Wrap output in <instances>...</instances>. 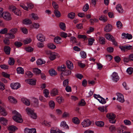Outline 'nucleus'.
Segmentation results:
<instances>
[{
	"instance_id": "f257e3e1",
	"label": "nucleus",
	"mask_w": 133,
	"mask_h": 133,
	"mask_svg": "<svg viewBox=\"0 0 133 133\" xmlns=\"http://www.w3.org/2000/svg\"><path fill=\"white\" fill-rule=\"evenodd\" d=\"M13 113L15 114V115L13 117V119L18 123H21L23 122V119L22 118L21 115L18 112L16 111H14Z\"/></svg>"
},
{
	"instance_id": "f03ea898",
	"label": "nucleus",
	"mask_w": 133,
	"mask_h": 133,
	"mask_svg": "<svg viewBox=\"0 0 133 133\" xmlns=\"http://www.w3.org/2000/svg\"><path fill=\"white\" fill-rule=\"evenodd\" d=\"M107 117L109 119V121L111 123H115L116 121L115 119V115L112 113L107 114Z\"/></svg>"
},
{
	"instance_id": "7ed1b4c3",
	"label": "nucleus",
	"mask_w": 133,
	"mask_h": 133,
	"mask_svg": "<svg viewBox=\"0 0 133 133\" xmlns=\"http://www.w3.org/2000/svg\"><path fill=\"white\" fill-rule=\"evenodd\" d=\"M2 17L4 19L7 21L10 20L11 19V15L8 12L3 13Z\"/></svg>"
},
{
	"instance_id": "20e7f679",
	"label": "nucleus",
	"mask_w": 133,
	"mask_h": 133,
	"mask_svg": "<svg viewBox=\"0 0 133 133\" xmlns=\"http://www.w3.org/2000/svg\"><path fill=\"white\" fill-rule=\"evenodd\" d=\"M20 6L26 10L28 11V9H32L34 7V5L31 4H27V6L25 5L24 4H21L20 5Z\"/></svg>"
},
{
	"instance_id": "39448f33",
	"label": "nucleus",
	"mask_w": 133,
	"mask_h": 133,
	"mask_svg": "<svg viewBox=\"0 0 133 133\" xmlns=\"http://www.w3.org/2000/svg\"><path fill=\"white\" fill-rule=\"evenodd\" d=\"M91 124V122L89 119H85L82 123V125L84 127H89Z\"/></svg>"
},
{
	"instance_id": "423d86ee",
	"label": "nucleus",
	"mask_w": 133,
	"mask_h": 133,
	"mask_svg": "<svg viewBox=\"0 0 133 133\" xmlns=\"http://www.w3.org/2000/svg\"><path fill=\"white\" fill-rule=\"evenodd\" d=\"M116 95L117 96V101L121 103H123L124 102L125 100L123 95L121 93L118 92L116 93Z\"/></svg>"
},
{
	"instance_id": "0eeeda50",
	"label": "nucleus",
	"mask_w": 133,
	"mask_h": 133,
	"mask_svg": "<svg viewBox=\"0 0 133 133\" xmlns=\"http://www.w3.org/2000/svg\"><path fill=\"white\" fill-rule=\"evenodd\" d=\"M111 76L112 79L115 82H117L119 80V77L118 74L115 72L113 73Z\"/></svg>"
},
{
	"instance_id": "6e6552de",
	"label": "nucleus",
	"mask_w": 133,
	"mask_h": 133,
	"mask_svg": "<svg viewBox=\"0 0 133 133\" xmlns=\"http://www.w3.org/2000/svg\"><path fill=\"white\" fill-rule=\"evenodd\" d=\"M11 88L13 89H17L21 87L20 83H12L10 84Z\"/></svg>"
},
{
	"instance_id": "1a4fd4ad",
	"label": "nucleus",
	"mask_w": 133,
	"mask_h": 133,
	"mask_svg": "<svg viewBox=\"0 0 133 133\" xmlns=\"http://www.w3.org/2000/svg\"><path fill=\"white\" fill-rule=\"evenodd\" d=\"M132 47V46L129 45L125 46H121L119 48L122 51H125L131 49Z\"/></svg>"
},
{
	"instance_id": "9d476101",
	"label": "nucleus",
	"mask_w": 133,
	"mask_h": 133,
	"mask_svg": "<svg viewBox=\"0 0 133 133\" xmlns=\"http://www.w3.org/2000/svg\"><path fill=\"white\" fill-rule=\"evenodd\" d=\"M36 37L38 40L41 42L45 41V38L43 35L41 34H37Z\"/></svg>"
},
{
	"instance_id": "9b49d317",
	"label": "nucleus",
	"mask_w": 133,
	"mask_h": 133,
	"mask_svg": "<svg viewBox=\"0 0 133 133\" xmlns=\"http://www.w3.org/2000/svg\"><path fill=\"white\" fill-rule=\"evenodd\" d=\"M112 29V25L109 24H107L104 28V30L106 32L111 31Z\"/></svg>"
},
{
	"instance_id": "f8f14e48",
	"label": "nucleus",
	"mask_w": 133,
	"mask_h": 133,
	"mask_svg": "<svg viewBox=\"0 0 133 133\" xmlns=\"http://www.w3.org/2000/svg\"><path fill=\"white\" fill-rule=\"evenodd\" d=\"M116 9L118 12L120 13H122L124 11L122 6L120 4H118L116 5Z\"/></svg>"
},
{
	"instance_id": "ddd939ff",
	"label": "nucleus",
	"mask_w": 133,
	"mask_h": 133,
	"mask_svg": "<svg viewBox=\"0 0 133 133\" xmlns=\"http://www.w3.org/2000/svg\"><path fill=\"white\" fill-rule=\"evenodd\" d=\"M28 83L32 85H34L36 83V81L32 79H29L25 80Z\"/></svg>"
},
{
	"instance_id": "4468645a",
	"label": "nucleus",
	"mask_w": 133,
	"mask_h": 133,
	"mask_svg": "<svg viewBox=\"0 0 133 133\" xmlns=\"http://www.w3.org/2000/svg\"><path fill=\"white\" fill-rule=\"evenodd\" d=\"M66 64L68 68L70 69H72L73 68V65L72 62L69 61H67Z\"/></svg>"
},
{
	"instance_id": "2eb2a0df",
	"label": "nucleus",
	"mask_w": 133,
	"mask_h": 133,
	"mask_svg": "<svg viewBox=\"0 0 133 133\" xmlns=\"http://www.w3.org/2000/svg\"><path fill=\"white\" fill-rule=\"evenodd\" d=\"M25 133H36V131L35 129H25Z\"/></svg>"
},
{
	"instance_id": "dca6fc26",
	"label": "nucleus",
	"mask_w": 133,
	"mask_h": 133,
	"mask_svg": "<svg viewBox=\"0 0 133 133\" xmlns=\"http://www.w3.org/2000/svg\"><path fill=\"white\" fill-rule=\"evenodd\" d=\"M21 101L26 105L29 106L30 104L29 101L25 98H22L21 99Z\"/></svg>"
},
{
	"instance_id": "f3484780",
	"label": "nucleus",
	"mask_w": 133,
	"mask_h": 133,
	"mask_svg": "<svg viewBox=\"0 0 133 133\" xmlns=\"http://www.w3.org/2000/svg\"><path fill=\"white\" fill-rule=\"evenodd\" d=\"M58 54L55 52L52 53L50 54L49 57L50 59L52 61L54 60L56 58V56H57Z\"/></svg>"
},
{
	"instance_id": "a211bd4d",
	"label": "nucleus",
	"mask_w": 133,
	"mask_h": 133,
	"mask_svg": "<svg viewBox=\"0 0 133 133\" xmlns=\"http://www.w3.org/2000/svg\"><path fill=\"white\" fill-rule=\"evenodd\" d=\"M122 35L124 36V37H123V38L130 39L132 38V35L131 34H126L125 33H123L122 34Z\"/></svg>"
},
{
	"instance_id": "6ab92c4d",
	"label": "nucleus",
	"mask_w": 133,
	"mask_h": 133,
	"mask_svg": "<svg viewBox=\"0 0 133 133\" xmlns=\"http://www.w3.org/2000/svg\"><path fill=\"white\" fill-rule=\"evenodd\" d=\"M25 111L30 116L34 111V109L29 108H27L25 109Z\"/></svg>"
},
{
	"instance_id": "aec40b11",
	"label": "nucleus",
	"mask_w": 133,
	"mask_h": 133,
	"mask_svg": "<svg viewBox=\"0 0 133 133\" xmlns=\"http://www.w3.org/2000/svg\"><path fill=\"white\" fill-rule=\"evenodd\" d=\"M10 48L9 46H5L4 48V51L5 53L7 55H9L10 54Z\"/></svg>"
},
{
	"instance_id": "412c9836",
	"label": "nucleus",
	"mask_w": 133,
	"mask_h": 133,
	"mask_svg": "<svg viewBox=\"0 0 133 133\" xmlns=\"http://www.w3.org/2000/svg\"><path fill=\"white\" fill-rule=\"evenodd\" d=\"M7 120L3 117H0V122L4 125H6Z\"/></svg>"
},
{
	"instance_id": "4be33fe9",
	"label": "nucleus",
	"mask_w": 133,
	"mask_h": 133,
	"mask_svg": "<svg viewBox=\"0 0 133 133\" xmlns=\"http://www.w3.org/2000/svg\"><path fill=\"white\" fill-rule=\"evenodd\" d=\"M72 122L75 124H78L80 123V120L77 117H74L72 119Z\"/></svg>"
},
{
	"instance_id": "5701e85b",
	"label": "nucleus",
	"mask_w": 133,
	"mask_h": 133,
	"mask_svg": "<svg viewBox=\"0 0 133 133\" xmlns=\"http://www.w3.org/2000/svg\"><path fill=\"white\" fill-rule=\"evenodd\" d=\"M61 39V38L59 36L55 37L54 39V42L58 44H60L61 42L60 41Z\"/></svg>"
},
{
	"instance_id": "b1692460",
	"label": "nucleus",
	"mask_w": 133,
	"mask_h": 133,
	"mask_svg": "<svg viewBox=\"0 0 133 133\" xmlns=\"http://www.w3.org/2000/svg\"><path fill=\"white\" fill-rule=\"evenodd\" d=\"M50 75L52 76H54L57 74V73L56 72L54 69H52L50 70L49 71Z\"/></svg>"
},
{
	"instance_id": "393cba45",
	"label": "nucleus",
	"mask_w": 133,
	"mask_h": 133,
	"mask_svg": "<svg viewBox=\"0 0 133 133\" xmlns=\"http://www.w3.org/2000/svg\"><path fill=\"white\" fill-rule=\"evenodd\" d=\"M95 124L96 125L99 127H103L104 125V122L101 121L96 122Z\"/></svg>"
},
{
	"instance_id": "a878e982",
	"label": "nucleus",
	"mask_w": 133,
	"mask_h": 133,
	"mask_svg": "<svg viewBox=\"0 0 133 133\" xmlns=\"http://www.w3.org/2000/svg\"><path fill=\"white\" fill-rule=\"evenodd\" d=\"M105 37L109 41H111L112 39L113 40L114 37L111 35L109 34H106L105 35Z\"/></svg>"
},
{
	"instance_id": "bb28decb",
	"label": "nucleus",
	"mask_w": 133,
	"mask_h": 133,
	"mask_svg": "<svg viewBox=\"0 0 133 133\" xmlns=\"http://www.w3.org/2000/svg\"><path fill=\"white\" fill-rule=\"evenodd\" d=\"M8 99L10 102L13 103H15L17 102L16 100L12 96H9L8 97Z\"/></svg>"
},
{
	"instance_id": "cd10ccee",
	"label": "nucleus",
	"mask_w": 133,
	"mask_h": 133,
	"mask_svg": "<svg viewBox=\"0 0 133 133\" xmlns=\"http://www.w3.org/2000/svg\"><path fill=\"white\" fill-rule=\"evenodd\" d=\"M54 13L55 15L57 17H60L61 15V13L57 9L55 10Z\"/></svg>"
},
{
	"instance_id": "c85d7f7f",
	"label": "nucleus",
	"mask_w": 133,
	"mask_h": 133,
	"mask_svg": "<svg viewBox=\"0 0 133 133\" xmlns=\"http://www.w3.org/2000/svg\"><path fill=\"white\" fill-rule=\"evenodd\" d=\"M60 126L65 128L68 129L69 128L68 126L65 121H63L61 122Z\"/></svg>"
},
{
	"instance_id": "c756f323",
	"label": "nucleus",
	"mask_w": 133,
	"mask_h": 133,
	"mask_svg": "<svg viewBox=\"0 0 133 133\" xmlns=\"http://www.w3.org/2000/svg\"><path fill=\"white\" fill-rule=\"evenodd\" d=\"M17 72L18 74H23L24 70L23 68L21 67H18L17 69Z\"/></svg>"
},
{
	"instance_id": "7c9ffc66",
	"label": "nucleus",
	"mask_w": 133,
	"mask_h": 133,
	"mask_svg": "<svg viewBox=\"0 0 133 133\" xmlns=\"http://www.w3.org/2000/svg\"><path fill=\"white\" fill-rule=\"evenodd\" d=\"M39 26L40 25L39 24L34 23L30 26V28L31 29H32L33 28L35 29H38L39 27Z\"/></svg>"
},
{
	"instance_id": "2f4dec72",
	"label": "nucleus",
	"mask_w": 133,
	"mask_h": 133,
	"mask_svg": "<svg viewBox=\"0 0 133 133\" xmlns=\"http://www.w3.org/2000/svg\"><path fill=\"white\" fill-rule=\"evenodd\" d=\"M66 68V66L64 65H62L61 66L58 67V70L59 71H64Z\"/></svg>"
},
{
	"instance_id": "473e14b6",
	"label": "nucleus",
	"mask_w": 133,
	"mask_h": 133,
	"mask_svg": "<svg viewBox=\"0 0 133 133\" xmlns=\"http://www.w3.org/2000/svg\"><path fill=\"white\" fill-rule=\"evenodd\" d=\"M48 47L51 49H54L56 48V46L52 43H50L48 45Z\"/></svg>"
},
{
	"instance_id": "72a5a7b5",
	"label": "nucleus",
	"mask_w": 133,
	"mask_h": 133,
	"mask_svg": "<svg viewBox=\"0 0 133 133\" xmlns=\"http://www.w3.org/2000/svg\"><path fill=\"white\" fill-rule=\"evenodd\" d=\"M33 71L34 73L36 74H39L41 72V70L37 68L33 69Z\"/></svg>"
},
{
	"instance_id": "f704fd0d",
	"label": "nucleus",
	"mask_w": 133,
	"mask_h": 133,
	"mask_svg": "<svg viewBox=\"0 0 133 133\" xmlns=\"http://www.w3.org/2000/svg\"><path fill=\"white\" fill-rule=\"evenodd\" d=\"M58 93V92L57 89H54L51 91V94L52 96H54L57 95Z\"/></svg>"
},
{
	"instance_id": "c9c22d12",
	"label": "nucleus",
	"mask_w": 133,
	"mask_h": 133,
	"mask_svg": "<svg viewBox=\"0 0 133 133\" xmlns=\"http://www.w3.org/2000/svg\"><path fill=\"white\" fill-rule=\"evenodd\" d=\"M49 105L50 108L52 109H53L55 107V103L54 102L52 101H50L49 103Z\"/></svg>"
},
{
	"instance_id": "e433bc0d",
	"label": "nucleus",
	"mask_w": 133,
	"mask_h": 133,
	"mask_svg": "<svg viewBox=\"0 0 133 133\" xmlns=\"http://www.w3.org/2000/svg\"><path fill=\"white\" fill-rule=\"evenodd\" d=\"M8 129L9 130H11L14 132L16 130H17V128L16 127L12 125L9 127Z\"/></svg>"
},
{
	"instance_id": "4c0bfd02",
	"label": "nucleus",
	"mask_w": 133,
	"mask_h": 133,
	"mask_svg": "<svg viewBox=\"0 0 133 133\" xmlns=\"http://www.w3.org/2000/svg\"><path fill=\"white\" fill-rule=\"evenodd\" d=\"M15 63V60L12 58H10L9 59L8 61V63L9 65H13Z\"/></svg>"
},
{
	"instance_id": "58836bf2",
	"label": "nucleus",
	"mask_w": 133,
	"mask_h": 133,
	"mask_svg": "<svg viewBox=\"0 0 133 133\" xmlns=\"http://www.w3.org/2000/svg\"><path fill=\"white\" fill-rule=\"evenodd\" d=\"M13 12L17 16H19L21 15V12L17 8L13 11Z\"/></svg>"
},
{
	"instance_id": "ea45409f",
	"label": "nucleus",
	"mask_w": 133,
	"mask_h": 133,
	"mask_svg": "<svg viewBox=\"0 0 133 133\" xmlns=\"http://www.w3.org/2000/svg\"><path fill=\"white\" fill-rule=\"evenodd\" d=\"M6 37L9 38H14L15 37V36L14 34L10 32V33H8L6 35Z\"/></svg>"
},
{
	"instance_id": "a19ab883",
	"label": "nucleus",
	"mask_w": 133,
	"mask_h": 133,
	"mask_svg": "<svg viewBox=\"0 0 133 133\" xmlns=\"http://www.w3.org/2000/svg\"><path fill=\"white\" fill-rule=\"evenodd\" d=\"M45 62L43 61L41 59H38L37 61V64L38 65H41L45 63Z\"/></svg>"
},
{
	"instance_id": "79ce46f5",
	"label": "nucleus",
	"mask_w": 133,
	"mask_h": 133,
	"mask_svg": "<svg viewBox=\"0 0 133 133\" xmlns=\"http://www.w3.org/2000/svg\"><path fill=\"white\" fill-rule=\"evenodd\" d=\"M75 15V13L71 12L68 14V18L71 19H72L74 18Z\"/></svg>"
},
{
	"instance_id": "37998d69",
	"label": "nucleus",
	"mask_w": 133,
	"mask_h": 133,
	"mask_svg": "<svg viewBox=\"0 0 133 133\" xmlns=\"http://www.w3.org/2000/svg\"><path fill=\"white\" fill-rule=\"evenodd\" d=\"M56 100L60 104L63 102L64 99L62 97H58L56 98Z\"/></svg>"
},
{
	"instance_id": "c03bdc74",
	"label": "nucleus",
	"mask_w": 133,
	"mask_h": 133,
	"mask_svg": "<svg viewBox=\"0 0 133 133\" xmlns=\"http://www.w3.org/2000/svg\"><path fill=\"white\" fill-rule=\"evenodd\" d=\"M59 27L62 29L64 30H65V25L64 23L62 22L61 23L59 24Z\"/></svg>"
},
{
	"instance_id": "a18cd8bd",
	"label": "nucleus",
	"mask_w": 133,
	"mask_h": 133,
	"mask_svg": "<svg viewBox=\"0 0 133 133\" xmlns=\"http://www.w3.org/2000/svg\"><path fill=\"white\" fill-rule=\"evenodd\" d=\"M23 23L25 24H30L31 23V21L28 19H24L23 21Z\"/></svg>"
},
{
	"instance_id": "49530a36",
	"label": "nucleus",
	"mask_w": 133,
	"mask_h": 133,
	"mask_svg": "<svg viewBox=\"0 0 133 133\" xmlns=\"http://www.w3.org/2000/svg\"><path fill=\"white\" fill-rule=\"evenodd\" d=\"M105 39L103 37H99V42L101 44H104L105 43Z\"/></svg>"
},
{
	"instance_id": "de8ad7c7",
	"label": "nucleus",
	"mask_w": 133,
	"mask_h": 133,
	"mask_svg": "<svg viewBox=\"0 0 133 133\" xmlns=\"http://www.w3.org/2000/svg\"><path fill=\"white\" fill-rule=\"evenodd\" d=\"M107 107V106H105V108L104 107H99L98 108V109L99 110L101 111L102 112H103L104 111V108H105V111L107 112V110L106 109Z\"/></svg>"
},
{
	"instance_id": "09e8293b",
	"label": "nucleus",
	"mask_w": 133,
	"mask_h": 133,
	"mask_svg": "<svg viewBox=\"0 0 133 133\" xmlns=\"http://www.w3.org/2000/svg\"><path fill=\"white\" fill-rule=\"evenodd\" d=\"M95 39L93 38H91L89 39H88V44L90 45H92Z\"/></svg>"
},
{
	"instance_id": "8fccbe9b",
	"label": "nucleus",
	"mask_w": 133,
	"mask_h": 133,
	"mask_svg": "<svg viewBox=\"0 0 133 133\" xmlns=\"http://www.w3.org/2000/svg\"><path fill=\"white\" fill-rule=\"evenodd\" d=\"M15 45L17 47H19L22 45V43L20 42L16 41L14 43Z\"/></svg>"
},
{
	"instance_id": "3c124183",
	"label": "nucleus",
	"mask_w": 133,
	"mask_h": 133,
	"mask_svg": "<svg viewBox=\"0 0 133 133\" xmlns=\"http://www.w3.org/2000/svg\"><path fill=\"white\" fill-rule=\"evenodd\" d=\"M8 29L6 28H4L2 29L0 31V34H4L7 33Z\"/></svg>"
},
{
	"instance_id": "603ef678",
	"label": "nucleus",
	"mask_w": 133,
	"mask_h": 133,
	"mask_svg": "<svg viewBox=\"0 0 133 133\" xmlns=\"http://www.w3.org/2000/svg\"><path fill=\"white\" fill-rule=\"evenodd\" d=\"M43 93L44 94V96L46 97H48V95L49 94V92L48 90L46 89H45L43 91Z\"/></svg>"
},
{
	"instance_id": "864d4df0",
	"label": "nucleus",
	"mask_w": 133,
	"mask_h": 133,
	"mask_svg": "<svg viewBox=\"0 0 133 133\" xmlns=\"http://www.w3.org/2000/svg\"><path fill=\"white\" fill-rule=\"evenodd\" d=\"M127 71L129 74H131L133 72V69L132 68H129L127 69Z\"/></svg>"
},
{
	"instance_id": "5fc2aeb1",
	"label": "nucleus",
	"mask_w": 133,
	"mask_h": 133,
	"mask_svg": "<svg viewBox=\"0 0 133 133\" xmlns=\"http://www.w3.org/2000/svg\"><path fill=\"white\" fill-rule=\"evenodd\" d=\"M99 19L103 22H106L107 21V18L105 16H101L99 18Z\"/></svg>"
},
{
	"instance_id": "6e6d98bb",
	"label": "nucleus",
	"mask_w": 133,
	"mask_h": 133,
	"mask_svg": "<svg viewBox=\"0 0 133 133\" xmlns=\"http://www.w3.org/2000/svg\"><path fill=\"white\" fill-rule=\"evenodd\" d=\"M80 55L82 58H85L87 57L86 54L84 51H81L80 52Z\"/></svg>"
},
{
	"instance_id": "4d7b16f0",
	"label": "nucleus",
	"mask_w": 133,
	"mask_h": 133,
	"mask_svg": "<svg viewBox=\"0 0 133 133\" xmlns=\"http://www.w3.org/2000/svg\"><path fill=\"white\" fill-rule=\"evenodd\" d=\"M60 34L61 36L65 38H66L67 36V34L64 32H60Z\"/></svg>"
},
{
	"instance_id": "13d9d810",
	"label": "nucleus",
	"mask_w": 133,
	"mask_h": 133,
	"mask_svg": "<svg viewBox=\"0 0 133 133\" xmlns=\"http://www.w3.org/2000/svg\"><path fill=\"white\" fill-rule=\"evenodd\" d=\"M52 5L55 10L57 9H58V5L55 2L53 1Z\"/></svg>"
},
{
	"instance_id": "bf43d9fd",
	"label": "nucleus",
	"mask_w": 133,
	"mask_h": 133,
	"mask_svg": "<svg viewBox=\"0 0 133 133\" xmlns=\"http://www.w3.org/2000/svg\"><path fill=\"white\" fill-rule=\"evenodd\" d=\"M70 42L74 44L76 42V38L74 37H72L70 38Z\"/></svg>"
},
{
	"instance_id": "052dcab7",
	"label": "nucleus",
	"mask_w": 133,
	"mask_h": 133,
	"mask_svg": "<svg viewBox=\"0 0 133 133\" xmlns=\"http://www.w3.org/2000/svg\"><path fill=\"white\" fill-rule=\"evenodd\" d=\"M30 117L33 119H36L37 118V116L36 113L34 112L31 114L30 116Z\"/></svg>"
},
{
	"instance_id": "680f3d73",
	"label": "nucleus",
	"mask_w": 133,
	"mask_h": 133,
	"mask_svg": "<svg viewBox=\"0 0 133 133\" xmlns=\"http://www.w3.org/2000/svg\"><path fill=\"white\" fill-rule=\"evenodd\" d=\"M71 72L70 71L67 70H66L63 73L64 75L66 76H68L71 74Z\"/></svg>"
},
{
	"instance_id": "e2e57ef3",
	"label": "nucleus",
	"mask_w": 133,
	"mask_h": 133,
	"mask_svg": "<svg viewBox=\"0 0 133 133\" xmlns=\"http://www.w3.org/2000/svg\"><path fill=\"white\" fill-rule=\"evenodd\" d=\"M89 9V5L88 4H86L83 8V10L84 11H86Z\"/></svg>"
},
{
	"instance_id": "0e129e2a",
	"label": "nucleus",
	"mask_w": 133,
	"mask_h": 133,
	"mask_svg": "<svg viewBox=\"0 0 133 133\" xmlns=\"http://www.w3.org/2000/svg\"><path fill=\"white\" fill-rule=\"evenodd\" d=\"M85 104V102L84 100L82 99L78 103V105L81 106H83Z\"/></svg>"
},
{
	"instance_id": "69168bd1",
	"label": "nucleus",
	"mask_w": 133,
	"mask_h": 133,
	"mask_svg": "<svg viewBox=\"0 0 133 133\" xmlns=\"http://www.w3.org/2000/svg\"><path fill=\"white\" fill-rule=\"evenodd\" d=\"M5 85L0 81V90H3L5 89Z\"/></svg>"
},
{
	"instance_id": "338daca9",
	"label": "nucleus",
	"mask_w": 133,
	"mask_h": 133,
	"mask_svg": "<svg viewBox=\"0 0 133 133\" xmlns=\"http://www.w3.org/2000/svg\"><path fill=\"white\" fill-rule=\"evenodd\" d=\"M116 24L117 27L119 29L121 28L123 26L121 22L119 21L117 22Z\"/></svg>"
},
{
	"instance_id": "774afa93",
	"label": "nucleus",
	"mask_w": 133,
	"mask_h": 133,
	"mask_svg": "<svg viewBox=\"0 0 133 133\" xmlns=\"http://www.w3.org/2000/svg\"><path fill=\"white\" fill-rule=\"evenodd\" d=\"M101 98L100 100L99 99H97L102 104H104L106 103V102L104 98H103L102 97L101 98Z\"/></svg>"
}]
</instances>
